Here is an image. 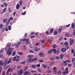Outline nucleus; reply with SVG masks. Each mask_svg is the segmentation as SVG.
Masks as SVG:
<instances>
[{
    "label": "nucleus",
    "instance_id": "6ab92c4d",
    "mask_svg": "<svg viewBox=\"0 0 75 75\" xmlns=\"http://www.w3.org/2000/svg\"><path fill=\"white\" fill-rule=\"evenodd\" d=\"M71 61L70 60H66L64 61V62H69V63L71 62Z\"/></svg>",
    "mask_w": 75,
    "mask_h": 75
},
{
    "label": "nucleus",
    "instance_id": "473e14b6",
    "mask_svg": "<svg viewBox=\"0 0 75 75\" xmlns=\"http://www.w3.org/2000/svg\"><path fill=\"white\" fill-rule=\"evenodd\" d=\"M3 4L5 7H7V4L6 3H4Z\"/></svg>",
    "mask_w": 75,
    "mask_h": 75
},
{
    "label": "nucleus",
    "instance_id": "9b49d317",
    "mask_svg": "<svg viewBox=\"0 0 75 75\" xmlns=\"http://www.w3.org/2000/svg\"><path fill=\"white\" fill-rule=\"evenodd\" d=\"M62 52H65L66 51V48H63L61 49Z\"/></svg>",
    "mask_w": 75,
    "mask_h": 75
},
{
    "label": "nucleus",
    "instance_id": "8fccbe9b",
    "mask_svg": "<svg viewBox=\"0 0 75 75\" xmlns=\"http://www.w3.org/2000/svg\"><path fill=\"white\" fill-rule=\"evenodd\" d=\"M5 73H6V71H3L2 75H5Z\"/></svg>",
    "mask_w": 75,
    "mask_h": 75
},
{
    "label": "nucleus",
    "instance_id": "6e6d98bb",
    "mask_svg": "<svg viewBox=\"0 0 75 75\" xmlns=\"http://www.w3.org/2000/svg\"><path fill=\"white\" fill-rule=\"evenodd\" d=\"M37 68H39V67H40V64H38L37 65Z\"/></svg>",
    "mask_w": 75,
    "mask_h": 75
},
{
    "label": "nucleus",
    "instance_id": "f704fd0d",
    "mask_svg": "<svg viewBox=\"0 0 75 75\" xmlns=\"http://www.w3.org/2000/svg\"><path fill=\"white\" fill-rule=\"evenodd\" d=\"M22 3H23V1H22V0H21L19 2V4H20V6H21V5H22Z\"/></svg>",
    "mask_w": 75,
    "mask_h": 75
},
{
    "label": "nucleus",
    "instance_id": "0e129e2a",
    "mask_svg": "<svg viewBox=\"0 0 75 75\" xmlns=\"http://www.w3.org/2000/svg\"><path fill=\"white\" fill-rule=\"evenodd\" d=\"M44 41H45V40H42V41H41V42L42 43V44H44Z\"/></svg>",
    "mask_w": 75,
    "mask_h": 75
},
{
    "label": "nucleus",
    "instance_id": "0eeeda50",
    "mask_svg": "<svg viewBox=\"0 0 75 75\" xmlns=\"http://www.w3.org/2000/svg\"><path fill=\"white\" fill-rule=\"evenodd\" d=\"M19 72H18V73L19 75H21L23 73V69H21L20 70V72L19 71H18Z\"/></svg>",
    "mask_w": 75,
    "mask_h": 75
},
{
    "label": "nucleus",
    "instance_id": "7c9ffc66",
    "mask_svg": "<svg viewBox=\"0 0 75 75\" xmlns=\"http://www.w3.org/2000/svg\"><path fill=\"white\" fill-rule=\"evenodd\" d=\"M26 62V61H23V62H21V64H25Z\"/></svg>",
    "mask_w": 75,
    "mask_h": 75
},
{
    "label": "nucleus",
    "instance_id": "aec40b11",
    "mask_svg": "<svg viewBox=\"0 0 75 75\" xmlns=\"http://www.w3.org/2000/svg\"><path fill=\"white\" fill-rule=\"evenodd\" d=\"M63 57H64V54H61L60 55V57L61 59L63 58Z\"/></svg>",
    "mask_w": 75,
    "mask_h": 75
},
{
    "label": "nucleus",
    "instance_id": "6e6552de",
    "mask_svg": "<svg viewBox=\"0 0 75 75\" xmlns=\"http://www.w3.org/2000/svg\"><path fill=\"white\" fill-rule=\"evenodd\" d=\"M31 67L32 68H33V69H35L37 68V66L36 65H35L34 64H32L31 66Z\"/></svg>",
    "mask_w": 75,
    "mask_h": 75
},
{
    "label": "nucleus",
    "instance_id": "393cba45",
    "mask_svg": "<svg viewBox=\"0 0 75 75\" xmlns=\"http://www.w3.org/2000/svg\"><path fill=\"white\" fill-rule=\"evenodd\" d=\"M29 52L30 53H33L34 52V51L30 49L29 50Z\"/></svg>",
    "mask_w": 75,
    "mask_h": 75
},
{
    "label": "nucleus",
    "instance_id": "423d86ee",
    "mask_svg": "<svg viewBox=\"0 0 75 75\" xmlns=\"http://www.w3.org/2000/svg\"><path fill=\"white\" fill-rule=\"evenodd\" d=\"M27 62H28V63H31V62H33V59L31 58H29V59L27 60Z\"/></svg>",
    "mask_w": 75,
    "mask_h": 75
},
{
    "label": "nucleus",
    "instance_id": "052dcab7",
    "mask_svg": "<svg viewBox=\"0 0 75 75\" xmlns=\"http://www.w3.org/2000/svg\"><path fill=\"white\" fill-rule=\"evenodd\" d=\"M71 53H74V49H71Z\"/></svg>",
    "mask_w": 75,
    "mask_h": 75
},
{
    "label": "nucleus",
    "instance_id": "5fc2aeb1",
    "mask_svg": "<svg viewBox=\"0 0 75 75\" xmlns=\"http://www.w3.org/2000/svg\"><path fill=\"white\" fill-rule=\"evenodd\" d=\"M25 13H26V12L25 11L21 14V15H25Z\"/></svg>",
    "mask_w": 75,
    "mask_h": 75
},
{
    "label": "nucleus",
    "instance_id": "4c0bfd02",
    "mask_svg": "<svg viewBox=\"0 0 75 75\" xmlns=\"http://www.w3.org/2000/svg\"><path fill=\"white\" fill-rule=\"evenodd\" d=\"M27 68H28V67H27V66H26L24 69V71H26V70H27Z\"/></svg>",
    "mask_w": 75,
    "mask_h": 75
},
{
    "label": "nucleus",
    "instance_id": "338daca9",
    "mask_svg": "<svg viewBox=\"0 0 75 75\" xmlns=\"http://www.w3.org/2000/svg\"><path fill=\"white\" fill-rule=\"evenodd\" d=\"M15 55H16V52H13V55L14 56Z\"/></svg>",
    "mask_w": 75,
    "mask_h": 75
},
{
    "label": "nucleus",
    "instance_id": "2f4dec72",
    "mask_svg": "<svg viewBox=\"0 0 75 75\" xmlns=\"http://www.w3.org/2000/svg\"><path fill=\"white\" fill-rule=\"evenodd\" d=\"M55 64V62H52L50 64V66H51V65H53V64Z\"/></svg>",
    "mask_w": 75,
    "mask_h": 75
},
{
    "label": "nucleus",
    "instance_id": "79ce46f5",
    "mask_svg": "<svg viewBox=\"0 0 75 75\" xmlns=\"http://www.w3.org/2000/svg\"><path fill=\"white\" fill-rule=\"evenodd\" d=\"M75 61V58H73L71 60V62H73L74 61Z\"/></svg>",
    "mask_w": 75,
    "mask_h": 75
},
{
    "label": "nucleus",
    "instance_id": "bf43d9fd",
    "mask_svg": "<svg viewBox=\"0 0 75 75\" xmlns=\"http://www.w3.org/2000/svg\"><path fill=\"white\" fill-rule=\"evenodd\" d=\"M10 45H11V44H10V43H8L7 46L8 47H10Z\"/></svg>",
    "mask_w": 75,
    "mask_h": 75
},
{
    "label": "nucleus",
    "instance_id": "72a5a7b5",
    "mask_svg": "<svg viewBox=\"0 0 75 75\" xmlns=\"http://www.w3.org/2000/svg\"><path fill=\"white\" fill-rule=\"evenodd\" d=\"M11 25H9L8 27V30H11Z\"/></svg>",
    "mask_w": 75,
    "mask_h": 75
},
{
    "label": "nucleus",
    "instance_id": "603ef678",
    "mask_svg": "<svg viewBox=\"0 0 75 75\" xmlns=\"http://www.w3.org/2000/svg\"><path fill=\"white\" fill-rule=\"evenodd\" d=\"M54 31V29H52L50 30V33H52V32H53V31Z\"/></svg>",
    "mask_w": 75,
    "mask_h": 75
},
{
    "label": "nucleus",
    "instance_id": "49530a36",
    "mask_svg": "<svg viewBox=\"0 0 75 75\" xmlns=\"http://www.w3.org/2000/svg\"><path fill=\"white\" fill-rule=\"evenodd\" d=\"M8 62V60H7V59H6L5 60L4 62H5L6 63H7Z\"/></svg>",
    "mask_w": 75,
    "mask_h": 75
},
{
    "label": "nucleus",
    "instance_id": "4d7b16f0",
    "mask_svg": "<svg viewBox=\"0 0 75 75\" xmlns=\"http://www.w3.org/2000/svg\"><path fill=\"white\" fill-rule=\"evenodd\" d=\"M5 30L6 31H8V29L7 27H6Z\"/></svg>",
    "mask_w": 75,
    "mask_h": 75
},
{
    "label": "nucleus",
    "instance_id": "a211bd4d",
    "mask_svg": "<svg viewBox=\"0 0 75 75\" xmlns=\"http://www.w3.org/2000/svg\"><path fill=\"white\" fill-rule=\"evenodd\" d=\"M53 51L54 54H56L57 53V50L55 49H52Z\"/></svg>",
    "mask_w": 75,
    "mask_h": 75
},
{
    "label": "nucleus",
    "instance_id": "cd10ccee",
    "mask_svg": "<svg viewBox=\"0 0 75 75\" xmlns=\"http://www.w3.org/2000/svg\"><path fill=\"white\" fill-rule=\"evenodd\" d=\"M7 21V19H4L3 20V21L4 23H6Z\"/></svg>",
    "mask_w": 75,
    "mask_h": 75
},
{
    "label": "nucleus",
    "instance_id": "c9c22d12",
    "mask_svg": "<svg viewBox=\"0 0 75 75\" xmlns=\"http://www.w3.org/2000/svg\"><path fill=\"white\" fill-rule=\"evenodd\" d=\"M38 71L39 72H42V70H41V69H40V68H38Z\"/></svg>",
    "mask_w": 75,
    "mask_h": 75
},
{
    "label": "nucleus",
    "instance_id": "774afa93",
    "mask_svg": "<svg viewBox=\"0 0 75 75\" xmlns=\"http://www.w3.org/2000/svg\"><path fill=\"white\" fill-rule=\"evenodd\" d=\"M0 52H3V49H2V50L0 51Z\"/></svg>",
    "mask_w": 75,
    "mask_h": 75
},
{
    "label": "nucleus",
    "instance_id": "13d9d810",
    "mask_svg": "<svg viewBox=\"0 0 75 75\" xmlns=\"http://www.w3.org/2000/svg\"><path fill=\"white\" fill-rule=\"evenodd\" d=\"M70 24H69V25H66L65 26V27H69V26H70Z\"/></svg>",
    "mask_w": 75,
    "mask_h": 75
},
{
    "label": "nucleus",
    "instance_id": "2eb2a0df",
    "mask_svg": "<svg viewBox=\"0 0 75 75\" xmlns=\"http://www.w3.org/2000/svg\"><path fill=\"white\" fill-rule=\"evenodd\" d=\"M13 18H12V17H10V18L9 19V20H8V22L10 23V21H11V20H13Z\"/></svg>",
    "mask_w": 75,
    "mask_h": 75
},
{
    "label": "nucleus",
    "instance_id": "7ed1b4c3",
    "mask_svg": "<svg viewBox=\"0 0 75 75\" xmlns=\"http://www.w3.org/2000/svg\"><path fill=\"white\" fill-rule=\"evenodd\" d=\"M21 40L22 41H25L26 42V44H28V43H29V42H28L29 39H21Z\"/></svg>",
    "mask_w": 75,
    "mask_h": 75
},
{
    "label": "nucleus",
    "instance_id": "a19ab883",
    "mask_svg": "<svg viewBox=\"0 0 75 75\" xmlns=\"http://www.w3.org/2000/svg\"><path fill=\"white\" fill-rule=\"evenodd\" d=\"M49 41H50V42H52V39L51 38H49Z\"/></svg>",
    "mask_w": 75,
    "mask_h": 75
},
{
    "label": "nucleus",
    "instance_id": "680f3d73",
    "mask_svg": "<svg viewBox=\"0 0 75 75\" xmlns=\"http://www.w3.org/2000/svg\"><path fill=\"white\" fill-rule=\"evenodd\" d=\"M42 47H43V48H45V45H44L42 44L41 45Z\"/></svg>",
    "mask_w": 75,
    "mask_h": 75
},
{
    "label": "nucleus",
    "instance_id": "412c9836",
    "mask_svg": "<svg viewBox=\"0 0 75 75\" xmlns=\"http://www.w3.org/2000/svg\"><path fill=\"white\" fill-rule=\"evenodd\" d=\"M65 35L66 37H69L70 36V34L69 33H66L65 34Z\"/></svg>",
    "mask_w": 75,
    "mask_h": 75
},
{
    "label": "nucleus",
    "instance_id": "f3484780",
    "mask_svg": "<svg viewBox=\"0 0 75 75\" xmlns=\"http://www.w3.org/2000/svg\"><path fill=\"white\" fill-rule=\"evenodd\" d=\"M0 65L1 66H3V62L2 60L0 61Z\"/></svg>",
    "mask_w": 75,
    "mask_h": 75
},
{
    "label": "nucleus",
    "instance_id": "4468645a",
    "mask_svg": "<svg viewBox=\"0 0 75 75\" xmlns=\"http://www.w3.org/2000/svg\"><path fill=\"white\" fill-rule=\"evenodd\" d=\"M68 73V71H65L63 72V75H65V74H67Z\"/></svg>",
    "mask_w": 75,
    "mask_h": 75
},
{
    "label": "nucleus",
    "instance_id": "3c124183",
    "mask_svg": "<svg viewBox=\"0 0 75 75\" xmlns=\"http://www.w3.org/2000/svg\"><path fill=\"white\" fill-rule=\"evenodd\" d=\"M7 63L4 62V67H6V65H7Z\"/></svg>",
    "mask_w": 75,
    "mask_h": 75
},
{
    "label": "nucleus",
    "instance_id": "c85d7f7f",
    "mask_svg": "<svg viewBox=\"0 0 75 75\" xmlns=\"http://www.w3.org/2000/svg\"><path fill=\"white\" fill-rule=\"evenodd\" d=\"M59 48L58 49L57 51L56 52L58 54H59Z\"/></svg>",
    "mask_w": 75,
    "mask_h": 75
},
{
    "label": "nucleus",
    "instance_id": "c03bdc74",
    "mask_svg": "<svg viewBox=\"0 0 75 75\" xmlns=\"http://www.w3.org/2000/svg\"><path fill=\"white\" fill-rule=\"evenodd\" d=\"M33 56L32 55L30 54L28 56V57L29 58H31V57H33Z\"/></svg>",
    "mask_w": 75,
    "mask_h": 75
},
{
    "label": "nucleus",
    "instance_id": "4be33fe9",
    "mask_svg": "<svg viewBox=\"0 0 75 75\" xmlns=\"http://www.w3.org/2000/svg\"><path fill=\"white\" fill-rule=\"evenodd\" d=\"M61 31H62V28H59V33H61Z\"/></svg>",
    "mask_w": 75,
    "mask_h": 75
},
{
    "label": "nucleus",
    "instance_id": "864d4df0",
    "mask_svg": "<svg viewBox=\"0 0 75 75\" xmlns=\"http://www.w3.org/2000/svg\"><path fill=\"white\" fill-rule=\"evenodd\" d=\"M17 59L16 58V57H15L13 58V60L14 61H16V59Z\"/></svg>",
    "mask_w": 75,
    "mask_h": 75
},
{
    "label": "nucleus",
    "instance_id": "dca6fc26",
    "mask_svg": "<svg viewBox=\"0 0 75 75\" xmlns=\"http://www.w3.org/2000/svg\"><path fill=\"white\" fill-rule=\"evenodd\" d=\"M41 49L40 48H39L38 49V48H36V49H34V51H39V50H40Z\"/></svg>",
    "mask_w": 75,
    "mask_h": 75
},
{
    "label": "nucleus",
    "instance_id": "37998d69",
    "mask_svg": "<svg viewBox=\"0 0 75 75\" xmlns=\"http://www.w3.org/2000/svg\"><path fill=\"white\" fill-rule=\"evenodd\" d=\"M58 34V31H56L54 33V35H57Z\"/></svg>",
    "mask_w": 75,
    "mask_h": 75
},
{
    "label": "nucleus",
    "instance_id": "69168bd1",
    "mask_svg": "<svg viewBox=\"0 0 75 75\" xmlns=\"http://www.w3.org/2000/svg\"><path fill=\"white\" fill-rule=\"evenodd\" d=\"M3 57V55L1 54L0 53V58H2Z\"/></svg>",
    "mask_w": 75,
    "mask_h": 75
},
{
    "label": "nucleus",
    "instance_id": "f03ea898",
    "mask_svg": "<svg viewBox=\"0 0 75 75\" xmlns=\"http://www.w3.org/2000/svg\"><path fill=\"white\" fill-rule=\"evenodd\" d=\"M74 41H75L74 39H73L72 38H70L69 45H72L74 44Z\"/></svg>",
    "mask_w": 75,
    "mask_h": 75
},
{
    "label": "nucleus",
    "instance_id": "20e7f679",
    "mask_svg": "<svg viewBox=\"0 0 75 75\" xmlns=\"http://www.w3.org/2000/svg\"><path fill=\"white\" fill-rule=\"evenodd\" d=\"M39 56L40 57H44V55H45V54L44 53H43L42 52H41L39 53Z\"/></svg>",
    "mask_w": 75,
    "mask_h": 75
},
{
    "label": "nucleus",
    "instance_id": "ddd939ff",
    "mask_svg": "<svg viewBox=\"0 0 75 75\" xmlns=\"http://www.w3.org/2000/svg\"><path fill=\"white\" fill-rule=\"evenodd\" d=\"M53 52V50L52 49L51 50H50L48 51V53L50 54V53H51V52Z\"/></svg>",
    "mask_w": 75,
    "mask_h": 75
},
{
    "label": "nucleus",
    "instance_id": "f8f14e48",
    "mask_svg": "<svg viewBox=\"0 0 75 75\" xmlns=\"http://www.w3.org/2000/svg\"><path fill=\"white\" fill-rule=\"evenodd\" d=\"M16 8L17 10H18L19 8H20V4H17L16 6Z\"/></svg>",
    "mask_w": 75,
    "mask_h": 75
},
{
    "label": "nucleus",
    "instance_id": "09e8293b",
    "mask_svg": "<svg viewBox=\"0 0 75 75\" xmlns=\"http://www.w3.org/2000/svg\"><path fill=\"white\" fill-rule=\"evenodd\" d=\"M56 47H57V46H56V45H54L53 46V48H56Z\"/></svg>",
    "mask_w": 75,
    "mask_h": 75
},
{
    "label": "nucleus",
    "instance_id": "5701e85b",
    "mask_svg": "<svg viewBox=\"0 0 75 75\" xmlns=\"http://www.w3.org/2000/svg\"><path fill=\"white\" fill-rule=\"evenodd\" d=\"M42 67H43L44 68H47V66L46 65H44V64H43L42 65Z\"/></svg>",
    "mask_w": 75,
    "mask_h": 75
},
{
    "label": "nucleus",
    "instance_id": "e2e57ef3",
    "mask_svg": "<svg viewBox=\"0 0 75 75\" xmlns=\"http://www.w3.org/2000/svg\"><path fill=\"white\" fill-rule=\"evenodd\" d=\"M62 40V37H61L59 38V41H61Z\"/></svg>",
    "mask_w": 75,
    "mask_h": 75
},
{
    "label": "nucleus",
    "instance_id": "a878e982",
    "mask_svg": "<svg viewBox=\"0 0 75 75\" xmlns=\"http://www.w3.org/2000/svg\"><path fill=\"white\" fill-rule=\"evenodd\" d=\"M64 45H66V47H67L68 46V42H66L64 43Z\"/></svg>",
    "mask_w": 75,
    "mask_h": 75
},
{
    "label": "nucleus",
    "instance_id": "58836bf2",
    "mask_svg": "<svg viewBox=\"0 0 75 75\" xmlns=\"http://www.w3.org/2000/svg\"><path fill=\"white\" fill-rule=\"evenodd\" d=\"M71 26L72 28H74V24L72 23L71 24Z\"/></svg>",
    "mask_w": 75,
    "mask_h": 75
},
{
    "label": "nucleus",
    "instance_id": "1a4fd4ad",
    "mask_svg": "<svg viewBox=\"0 0 75 75\" xmlns=\"http://www.w3.org/2000/svg\"><path fill=\"white\" fill-rule=\"evenodd\" d=\"M25 74H26V75H30V74H31V73H30V71H28V70L26 71H25L24 73Z\"/></svg>",
    "mask_w": 75,
    "mask_h": 75
},
{
    "label": "nucleus",
    "instance_id": "e433bc0d",
    "mask_svg": "<svg viewBox=\"0 0 75 75\" xmlns=\"http://www.w3.org/2000/svg\"><path fill=\"white\" fill-rule=\"evenodd\" d=\"M50 59L51 60V61H54V58L53 57H51Z\"/></svg>",
    "mask_w": 75,
    "mask_h": 75
},
{
    "label": "nucleus",
    "instance_id": "39448f33",
    "mask_svg": "<svg viewBox=\"0 0 75 75\" xmlns=\"http://www.w3.org/2000/svg\"><path fill=\"white\" fill-rule=\"evenodd\" d=\"M53 69L54 70V74L56 75L57 74V68L55 67H53Z\"/></svg>",
    "mask_w": 75,
    "mask_h": 75
},
{
    "label": "nucleus",
    "instance_id": "f257e3e1",
    "mask_svg": "<svg viewBox=\"0 0 75 75\" xmlns=\"http://www.w3.org/2000/svg\"><path fill=\"white\" fill-rule=\"evenodd\" d=\"M14 49V48H9V49L8 50V51L7 52V54H8V56H10L11 55V54L12 53V51Z\"/></svg>",
    "mask_w": 75,
    "mask_h": 75
},
{
    "label": "nucleus",
    "instance_id": "bb28decb",
    "mask_svg": "<svg viewBox=\"0 0 75 75\" xmlns=\"http://www.w3.org/2000/svg\"><path fill=\"white\" fill-rule=\"evenodd\" d=\"M37 60H38V59L36 58H34L33 59H32V61L33 62V61H37Z\"/></svg>",
    "mask_w": 75,
    "mask_h": 75
},
{
    "label": "nucleus",
    "instance_id": "b1692460",
    "mask_svg": "<svg viewBox=\"0 0 75 75\" xmlns=\"http://www.w3.org/2000/svg\"><path fill=\"white\" fill-rule=\"evenodd\" d=\"M6 10H7V8H5L4 9V11H2V13L3 14V13H4L6 11Z\"/></svg>",
    "mask_w": 75,
    "mask_h": 75
},
{
    "label": "nucleus",
    "instance_id": "9d476101",
    "mask_svg": "<svg viewBox=\"0 0 75 75\" xmlns=\"http://www.w3.org/2000/svg\"><path fill=\"white\" fill-rule=\"evenodd\" d=\"M9 72H10L11 73L12 72V70H11V68H9L7 70L6 74H8Z\"/></svg>",
    "mask_w": 75,
    "mask_h": 75
},
{
    "label": "nucleus",
    "instance_id": "a18cd8bd",
    "mask_svg": "<svg viewBox=\"0 0 75 75\" xmlns=\"http://www.w3.org/2000/svg\"><path fill=\"white\" fill-rule=\"evenodd\" d=\"M39 62H44V61H43V60H38Z\"/></svg>",
    "mask_w": 75,
    "mask_h": 75
},
{
    "label": "nucleus",
    "instance_id": "c756f323",
    "mask_svg": "<svg viewBox=\"0 0 75 75\" xmlns=\"http://www.w3.org/2000/svg\"><path fill=\"white\" fill-rule=\"evenodd\" d=\"M18 54H19V55H23V52H18Z\"/></svg>",
    "mask_w": 75,
    "mask_h": 75
},
{
    "label": "nucleus",
    "instance_id": "de8ad7c7",
    "mask_svg": "<svg viewBox=\"0 0 75 75\" xmlns=\"http://www.w3.org/2000/svg\"><path fill=\"white\" fill-rule=\"evenodd\" d=\"M73 35L74 36L75 35V29L74 30L73 33Z\"/></svg>",
    "mask_w": 75,
    "mask_h": 75
},
{
    "label": "nucleus",
    "instance_id": "ea45409f",
    "mask_svg": "<svg viewBox=\"0 0 75 75\" xmlns=\"http://www.w3.org/2000/svg\"><path fill=\"white\" fill-rule=\"evenodd\" d=\"M1 32L2 33H3V32H4V28H2Z\"/></svg>",
    "mask_w": 75,
    "mask_h": 75
}]
</instances>
